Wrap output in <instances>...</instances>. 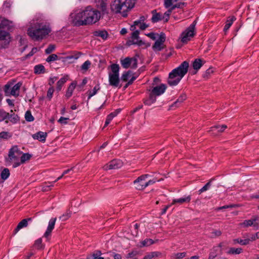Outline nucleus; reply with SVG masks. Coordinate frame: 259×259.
<instances>
[{
	"mask_svg": "<svg viewBox=\"0 0 259 259\" xmlns=\"http://www.w3.org/2000/svg\"><path fill=\"white\" fill-rule=\"evenodd\" d=\"M71 17L72 22L75 26L92 25L100 19L101 13L96 9L88 6L74 15L71 14Z\"/></svg>",
	"mask_w": 259,
	"mask_h": 259,
	"instance_id": "obj_1",
	"label": "nucleus"
},
{
	"mask_svg": "<svg viewBox=\"0 0 259 259\" xmlns=\"http://www.w3.org/2000/svg\"><path fill=\"white\" fill-rule=\"evenodd\" d=\"M75 88V84H74V83H71L70 84V85L68 87L67 91V92L66 93V95H65L66 97L67 98H69V97H70L72 96L73 92Z\"/></svg>",
	"mask_w": 259,
	"mask_h": 259,
	"instance_id": "obj_33",
	"label": "nucleus"
},
{
	"mask_svg": "<svg viewBox=\"0 0 259 259\" xmlns=\"http://www.w3.org/2000/svg\"><path fill=\"white\" fill-rule=\"evenodd\" d=\"M191 199V197L190 195H188L185 197L180 198L178 199H173L171 205H174L176 203H179L180 204H183L184 203H188L190 201Z\"/></svg>",
	"mask_w": 259,
	"mask_h": 259,
	"instance_id": "obj_18",
	"label": "nucleus"
},
{
	"mask_svg": "<svg viewBox=\"0 0 259 259\" xmlns=\"http://www.w3.org/2000/svg\"><path fill=\"white\" fill-rule=\"evenodd\" d=\"M136 2V0H114L110 5L111 11L125 17L127 12L135 6Z\"/></svg>",
	"mask_w": 259,
	"mask_h": 259,
	"instance_id": "obj_3",
	"label": "nucleus"
},
{
	"mask_svg": "<svg viewBox=\"0 0 259 259\" xmlns=\"http://www.w3.org/2000/svg\"><path fill=\"white\" fill-rule=\"evenodd\" d=\"M22 85L21 82H18L15 85H12V89H11V96H13L14 97H18L19 95V91L20 88Z\"/></svg>",
	"mask_w": 259,
	"mask_h": 259,
	"instance_id": "obj_17",
	"label": "nucleus"
},
{
	"mask_svg": "<svg viewBox=\"0 0 259 259\" xmlns=\"http://www.w3.org/2000/svg\"><path fill=\"white\" fill-rule=\"evenodd\" d=\"M22 152L18 148L17 146H13L9 150L8 157L6 161L9 163H13V167L16 168L21 165L20 157Z\"/></svg>",
	"mask_w": 259,
	"mask_h": 259,
	"instance_id": "obj_5",
	"label": "nucleus"
},
{
	"mask_svg": "<svg viewBox=\"0 0 259 259\" xmlns=\"http://www.w3.org/2000/svg\"><path fill=\"white\" fill-rule=\"evenodd\" d=\"M122 165L123 163L121 160L119 159H114L105 165L103 168L105 170L118 169L120 168Z\"/></svg>",
	"mask_w": 259,
	"mask_h": 259,
	"instance_id": "obj_11",
	"label": "nucleus"
},
{
	"mask_svg": "<svg viewBox=\"0 0 259 259\" xmlns=\"http://www.w3.org/2000/svg\"><path fill=\"white\" fill-rule=\"evenodd\" d=\"M112 72L109 73V84L113 87L120 88L119 85L120 79L119 76V66L118 65L113 64L111 66Z\"/></svg>",
	"mask_w": 259,
	"mask_h": 259,
	"instance_id": "obj_6",
	"label": "nucleus"
},
{
	"mask_svg": "<svg viewBox=\"0 0 259 259\" xmlns=\"http://www.w3.org/2000/svg\"><path fill=\"white\" fill-rule=\"evenodd\" d=\"M101 252L99 250H96L92 254H90L87 257V259H95L98 255H101Z\"/></svg>",
	"mask_w": 259,
	"mask_h": 259,
	"instance_id": "obj_51",
	"label": "nucleus"
},
{
	"mask_svg": "<svg viewBox=\"0 0 259 259\" xmlns=\"http://www.w3.org/2000/svg\"><path fill=\"white\" fill-rule=\"evenodd\" d=\"M34 72L35 74H41L45 72V67L42 64L35 65L34 68Z\"/></svg>",
	"mask_w": 259,
	"mask_h": 259,
	"instance_id": "obj_30",
	"label": "nucleus"
},
{
	"mask_svg": "<svg viewBox=\"0 0 259 259\" xmlns=\"http://www.w3.org/2000/svg\"><path fill=\"white\" fill-rule=\"evenodd\" d=\"M154 243V241L151 239L147 238L141 242L140 247H143L145 246H149Z\"/></svg>",
	"mask_w": 259,
	"mask_h": 259,
	"instance_id": "obj_34",
	"label": "nucleus"
},
{
	"mask_svg": "<svg viewBox=\"0 0 259 259\" xmlns=\"http://www.w3.org/2000/svg\"><path fill=\"white\" fill-rule=\"evenodd\" d=\"M51 32V28L49 25L39 24L36 28H29L28 35L34 40L42 39Z\"/></svg>",
	"mask_w": 259,
	"mask_h": 259,
	"instance_id": "obj_4",
	"label": "nucleus"
},
{
	"mask_svg": "<svg viewBox=\"0 0 259 259\" xmlns=\"http://www.w3.org/2000/svg\"><path fill=\"white\" fill-rule=\"evenodd\" d=\"M161 255L162 253L159 251H153L146 254L144 256L143 259H152L154 257H159Z\"/></svg>",
	"mask_w": 259,
	"mask_h": 259,
	"instance_id": "obj_24",
	"label": "nucleus"
},
{
	"mask_svg": "<svg viewBox=\"0 0 259 259\" xmlns=\"http://www.w3.org/2000/svg\"><path fill=\"white\" fill-rule=\"evenodd\" d=\"M234 243L245 245L249 244V240H247V239H241L237 238L234 240Z\"/></svg>",
	"mask_w": 259,
	"mask_h": 259,
	"instance_id": "obj_44",
	"label": "nucleus"
},
{
	"mask_svg": "<svg viewBox=\"0 0 259 259\" xmlns=\"http://www.w3.org/2000/svg\"><path fill=\"white\" fill-rule=\"evenodd\" d=\"M171 8L168 10L166 12H165L162 16V19L164 22H166L168 21L169 19V16L170 15L171 11Z\"/></svg>",
	"mask_w": 259,
	"mask_h": 259,
	"instance_id": "obj_47",
	"label": "nucleus"
},
{
	"mask_svg": "<svg viewBox=\"0 0 259 259\" xmlns=\"http://www.w3.org/2000/svg\"><path fill=\"white\" fill-rule=\"evenodd\" d=\"M100 89V87L99 84H97L95 86L93 90L92 91H90L89 92L88 99H90L91 97L95 95L98 91H99Z\"/></svg>",
	"mask_w": 259,
	"mask_h": 259,
	"instance_id": "obj_40",
	"label": "nucleus"
},
{
	"mask_svg": "<svg viewBox=\"0 0 259 259\" xmlns=\"http://www.w3.org/2000/svg\"><path fill=\"white\" fill-rule=\"evenodd\" d=\"M186 255V252L175 253L171 255V257L174 259H181L185 257Z\"/></svg>",
	"mask_w": 259,
	"mask_h": 259,
	"instance_id": "obj_43",
	"label": "nucleus"
},
{
	"mask_svg": "<svg viewBox=\"0 0 259 259\" xmlns=\"http://www.w3.org/2000/svg\"><path fill=\"white\" fill-rule=\"evenodd\" d=\"M156 97H157L150 92L148 97L145 99L144 101V104L147 106H151L152 104L155 102L156 100Z\"/></svg>",
	"mask_w": 259,
	"mask_h": 259,
	"instance_id": "obj_19",
	"label": "nucleus"
},
{
	"mask_svg": "<svg viewBox=\"0 0 259 259\" xmlns=\"http://www.w3.org/2000/svg\"><path fill=\"white\" fill-rule=\"evenodd\" d=\"M136 76H132L131 79L128 81V82L125 84V86L124 87V88L125 89L127 88L128 86L132 84L133 82V81L136 79Z\"/></svg>",
	"mask_w": 259,
	"mask_h": 259,
	"instance_id": "obj_61",
	"label": "nucleus"
},
{
	"mask_svg": "<svg viewBox=\"0 0 259 259\" xmlns=\"http://www.w3.org/2000/svg\"><path fill=\"white\" fill-rule=\"evenodd\" d=\"M13 85L12 83H8L4 86V90L5 96H11V89H12V85Z\"/></svg>",
	"mask_w": 259,
	"mask_h": 259,
	"instance_id": "obj_36",
	"label": "nucleus"
},
{
	"mask_svg": "<svg viewBox=\"0 0 259 259\" xmlns=\"http://www.w3.org/2000/svg\"><path fill=\"white\" fill-rule=\"evenodd\" d=\"M69 120V118L61 117L59 120L58 122L62 124H66L67 123V120Z\"/></svg>",
	"mask_w": 259,
	"mask_h": 259,
	"instance_id": "obj_60",
	"label": "nucleus"
},
{
	"mask_svg": "<svg viewBox=\"0 0 259 259\" xmlns=\"http://www.w3.org/2000/svg\"><path fill=\"white\" fill-rule=\"evenodd\" d=\"M100 8H101L102 11L103 13H105L106 12V6H107V4L106 3V1L100 2Z\"/></svg>",
	"mask_w": 259,
	"mask_h": 259,
	"instance_id": "obj_59",
	"label": "nucleus"
},
{
	"mask_svg": "<svg viewBox=\"0 0 259 259\" xmlns=\"http://www.w3.org/2000/svg\"><path fill=\"white\" fill-rule=\"evenodd\" d=\"M189 64L185 61L182 62L178 67L174 69L169 73L167 79V83L170 86L177 85L186 75L188 70Z\"/></svg>",
	"mask_w": 259,
	"mask_h": 259,
	"instance_id": "obj_2",
	"label": "nucleus"
},
{
	"mask_svg": "<svg viewBox=\"0 0 259 259\" xmlns=\"http://www.w3.org/2000/svg\"><path fill=\"white\" fill-rule=\"evenodd\" d=\"M165 40V35L164 33H161L159 38L155 42L152 46V49L155 52L161 51L164 48L163 43Z\"/></svg>",
	"mask_w": 259,
	"mask_h": 259,
	"instance_id": "obj_10",
	"label": "nucleus"
},
{
	"mask_svg": "<svg viewBox=\"0 0 259 259\" xmlns=\"http://www.w3.org/2000/svg\"><path fill=\"white\" fill-rule=\"evenodd\" d=\"M227 127L226 125L223 124L222 125H214L211 127V132H215L217 131L218 133L223 132L225 131V129H226Z\"/></svg>",
	"mask_w": 259,
	"mask_h": 259,
	"instance_id": "obj_29",
	"label": "nucleus"
},
{
	"mask_svg": "<svg viewBox=\"0 0 259 259\" xmlns=\"http://www.w3.org/2000/svg\"><path fill=\"white\" fill-rule=\"evenodd\" d=\"M22 155L20 157V162H21V164L22 163H24L26 161L29 160L31 157V155L29 153H23L21 154Z\"/></svg>",
	"mask_w": 259,
	"mask_h": 259,
	"instance_id": "obj_37",
	"label": "nucleus"
},
{
	"mask_svg": "<svg viewBox=\"0 0 259 259\" xmlns=\"http://www.w3.org/2000/svg\"><path fill=\"white\" fill-rule=\"evenodd\" d=\"M187 98V96L185 94H182L178 98V99L171 105V107L178 106L180 104L183 102Z\"/></svg>",
	"mask_w": 259,
	"mask_h": 259,
	"instance_id": "obj_25",
	"label": "nucleus"
},
{
	"mask_svg": "<svg viewBox=\"0 0 259 259\" xmlns=\"http://www.w3.org/2000/svg\"><path fill=\"white\" fill-rule=\"evenodd\" d=\"M133 72L131 71L124 72L121 75V79L123 81H127L129 80L130 78L132 76Z\"/></svg>",
	"mask_w": 259,
	"mask_h": 259,
	"instance_id": "obj_31",
	"label": "nucleus"
},
{
	"mask_svg": "<svg viewBox=\"0 0 259 259\" xmlns=\"http://www.w3.org/2000/svg\"><path fill=\"white\" fill-rule=\"evenodd\" d=\"M222 234V232L219 230H213L210 234L211 238H215L220 236Z\"/></svg>",
	"mask_w": 259,
	"mask_h": 259,
	"instance_id": "obj_50",
	"label": "nucleus"
},
{
	"mask_svg": "<svg viewBox=\"0 0 259 259\" xmlns=\"http://www.w3.org/2000/svg\"><path fill=\"white\" fill-rule=\"evenodd\" d=\"M116 116V114L112 112L109 114L106 119L104 127L107 126L111 122V121L113 119V118Z\"/></svg>",
	"mask_w": 259,
	"mask_h": 259,
	"instance_id": "obj_42",
	"label": "nucleus"
},
{
	"mask_svg": "<svg viewBox=\"0 0 259 259\" xmlns=\"http://www.w3.org/2000/svg\"><path fill=\"white\" fill-rule=\"evenodd\" d=\"M236 20V18L234 16L229 17L226 22V24L224 28V31L227 32L230 27L232 25L234 21Z\"/></svg>",
	"mask_w": 259,
	"mask_h": 259,
	"instance_id": "obj_26",
	"label": "nucleus"
},
{
	"mask_svg": "<svg viewBox=\"0 0 259 259\" xmlns=\"http://www.w3.org/2000/svg\"><path fill=\"white\" fill-rule=\"evenodd\" d=\"M10 171L8 168H4L1 174V178L3 180H7L10 176Z\"/></svg>",
	"mask_w": 259,
	"mask_h": 259,
	"instance_id": "obj_39",
	"label": "nucleus"
},
{
	"mask_svg": "<svg viewBox=\"0 0 259 259\" xmlns=\"http://www.w3.org/2000/svg\"><path fill=\"white\" fill-rule=\"evenodd\" d=\"M134 31L132 33V36H131V40H134L140 38H139V31L138 30H133Z\"/></svg>",
	"mask_w": 259,
	"mask_h": 259,
	"instance_id": "obj_55",
	"label": "nucleus"
},
{
	"mask_svg": "<svg viewBox=\"0 0 259 259\" xmlns=\"http://www.w3.org/2000/svg\"><path fill=\"white\" fill-rule=\"evenodd\" d=\"M121 64L123 68L127 69L131 68L136 69L137 68L138 60L136 58L126 57L120 60Z\"/></svg>",
	"mask_w": 259,
	"mask_h": 259,
	"instance_id": "obj_8",
	"label": "nucleus"
},
{
	"mask_svg": "<svg viewBox=\"0 0 259 259\" xmlns=\"http://www.w3.org/2000/svg\"><path fill=\"white\" fill-rule=\"evenodd\" d=\"M126 44L128 46H131L132 45H136L138 46H145V48H147L150 46L149 44L145 43L142 40L140 39V38L136 39L135 40H128Z\"/></svg>",
	"mask_w": 259,
	"mask_h": 259,
	"instance_id": "obj_16",
	"label": "nucleus"
},
{
	"mask_svg": "<svg viewBox=\"0 0 259 259\" xmlns=\"http://www.w3.org/2000/svg\"><path fill=\"white\" fill-rule=\"evenodd\" d=\"M68 77V75H65L58 81V82H57L56 87V90L58 92H59L61 90L63 85L67 81Z\"/></svg>",
	"mask_w": 259,
	"mask_h": 259,
	"instance_id": "obj_23",
	"label": "nucleus"
},
{
	"mask_svg": "<svg viewBox=\"0 0 259 259\" xmlns=\"http://www.w3.org/2000/svg\"><path fill=\"white\" fill-rule=\"evenodd\" d=\"M149 177V175H143L139 177L134 181L135 188L138 190H142L146 188V179Z\"/></svg>",
	"mask_w": 259,
	"mask_h": 259,
	"instance_id": "obj_9",
	"label": "nucleus"
},
{
	"mask_svg": "<svg viewBox=\"0 0 259 259\" xmlns=\"http://www.w3.org/2000/svg\"><path fill=\"white\" fill-rule=\"evenodd\" d=\"M91 65V62L89 60L85 61L81 66V70L86 71L88 70Z\"/></svg>",
	"mask_w": 259,
	"mask_h": 259,
	"instance_id": "obj_45",
	"label": "nucleus"
},
{
	"mask_svg": "<svg viewBox=\"0 0 259 259\" xmlns=\"http://www.w3.org/2000/svg\"><path fill=\"white\" fill-rule=\"evenodd\" d=\"M108 33L106 31H101L99 32L98 36L101 37L103 39H106L107 37Z\"/></svg>",
	"mask_w": 259,
	"mask_h": 259,
	"instance_id": "obj_62",
	"label": "nucleus"
},
{
	"mask_svg": "<svg viewBox=\"0 0 259 259\" xmlns=\"http://www.w3.org/2000/svg\"><path fill=\"white\" fill-rule=\"evenodd\" d=\"M25 118L26 120L28 122L33 121L34 119L33 116L32 115L30 111H29L26 112L25 114Z\"/></svg>",
	"mask_w": 259,
	"mask_h": 259,
	"instance_id": "obj_48",
	"label": "nucleus"
},
{
	"mask_svg": "<svg viewBox=\"0 0 259 259\" xmlns=\"http://www.w3.org/2000/svg\"><path fill=\"white\" fill-rule=\"evenodd\" d=\"M12 134L8 132H2L0 133V139L3 140H8L11 138Z\"/></svg>",
	"mask_w": 259,
	"mask_h": 259,
	"instance_id": "obj_38",
	"label": "nucleus"
},
{
	"mask_svg": "<svg viewBox=\"0 0 259 259\" xmlns=\"http://www.w3.org/2000/svg\"><path fill=\"white\" fill-rule=\"evenodd\" d=\"M54 92V89L53 87H50L47 92V98L49 99V100H51L53 97V95Z\"/></svg>",
	"mask_w": 259,
	"mask_h": 259,
	"instance_id": "obj_52",
	"label": "nucleus"
},
{
	"mask_svg": "<svg viewBox=\"0 0 259 259\" xmlns=\"http://www.w3.org/2000/svg\"><path fill=\"white\" fill-rule=\"evenodd\" d=\"M11 113H9V117L7 119H9L12 124H15L19 121V117L17 114L13 113V110H11Z\"/></svg>",
	"mask_w": 259,
	"mask_h": 259,
	"instance_id": "obj_22",
	"label": "nucleus"
},
{
	"mask_svg": "<svg viewBox=\"0 0 259 259\" xmlns=\"http://www.w3.org/2000/svg\"><path fill=\"white\" fill-rule=\"evenodd\" d=\"M152 17L151 18V21L153 23H156L158 22L160 20H163L162 16L159 13H156L154 11H152Z\"/></svg>",
	"mask_w": 259,
	"mask_h": 259,
	"instance_id": "obj_28",
	"label": "nucleus"
},
{
	"mask_svg": "<svg viewBox=\"0 0 259 259\" xmlns=\"http://www.w3.org/2000/svg\"><path fill=\"white\" fill-rule=\"evenodd\" d=\"M196 24V21L195 20L193 23L184 31L181 35V41L183 43H187L191 39V38L194 35V30Z\"/></svg>",
	"mask_w": 259,
	"mask_h": 259,
	"instance_id": "obj_7",
	"label": "nucleus"
},
{
	"mask_svg": "<svg viewBox=\"0 0 259 259\" xmlns=\"http://www.w3.org/2000/svg\"><path fill=\"white\" fill-rule=\"evenodd\" d=\"M11 22L8 20H3L0 23V29H6L9 30L11 26Z\"/></svg>",
	"mask_w": 259,
	"mask_h": 259,
	"instance_id": "obj_32",
	"label": "nucleus"
},
{
	"mask_svg": "<svg viewBox=\"0 0 259 259\" xmlns=\"http://www.w3.org/2000/svg\"><path fill=\"white\" fill-rule=\"evenodd\" d=\"M57 79V77L54 76L50 77L49 81V84L52 86Z\"/></svg>",
	"mask_w": 259,
	"mask_h": 259,
	"instance_id": "obj_63",
	"label": "nucleus"
},
{
	"mask_svg": "<svg viewBox=\"0 0 259 259\" xmlns=\"http://www.w3.org/2000/svg\"><path fill=\"white\" fill-rule=\"evenodd\" d=\"M58 57L56 54H53L50 55L47 59L46 61L48 63H50L53 61H55L58 60Z\"/></svg>",
	"mask_w": 259,
	"mask_h": 259,
	"instance_id": "obj_49",
	"label": "nucleus"
},
{
	"mask_svg": "<svg viewBox=\"0 0 259 259\" xmlns=\"http://www.w3.org/2000/svg\"><path fill=\"white\" fill-rule=\"evenodd\" d=\"M138 254V251L136 250H132L131 252L127 254L126 255V258L127 259H137V255Z\"/></svg>",
	"mask_w": 259,
	"mask_h": 259,
	"instance_id": "obj_41",
	"label": "nucleus"
},
{
	"mask_svg": "<svg viewBox=\"0 0 259 259\" xmlns=\"http://www.w3.org/2000/svg\"><path fill=\"white\" fill-rule=\"evenodd\" d=\"M111 255L113 256L114 259H121L122 258L121 255L118 253L112 252Z\"/></svg>",
	"mask_w": 259,
	"mask_h": 259,
	"instance_id": "obj_64",
	"label": "nucleus"
},
{
	"mask_svg": "<svg viewBox=\"0 0 259 259\" xmlns=\"http://www.w3.org/2000/svg\"><path fill=\"white\" fill-rule=\"evenodd\" d=\"M166 89V86L164 84H161L153 87L149 92L155 95L156 97L159 96L163 94Z\"/></svg>",
	"mask_w": 259,
	"mask_h": 259,
	"instance_id": "obj_13",
	"label": "nucleus"
},
{
	"mask_svg": "<svg viewBox=\"0 0 259 259\" xmlns=\"http://www.w3.org/2000/svg\"><path fill=\"white\" fill-rule=\"evenodd\" d=\"M242 252V249L241 248H234L231 247L227 251L228 254H239Z\"/></svg>",
	"mask_w": 259,
	"mask_h": 259,
	"instance_id": "obj_35",
	"label": "nucleus"
},
{
	"mask_svg": "<svg viewBox=\"0 0 259 259\" xmlns=\"http://www.w3.org/2000/svg\"><path fill=\"white\" fill-rule=\"evenodd\" d=\"M56 221V218H53L50 220L47 230L44 235L45 237L48 238L51 234L52 231L54 228Z\"/></svg>",
	"mask_w": 259,
	"mask_h": 259,
	"instance_id": "obj_14",
	"label": "nucleus"
},
{
	"mask_svg": "<svg viewBox=\"0 0 259 259\" xmlns=\"http://www.w3.org/2000/svg\"><path fill=\"white\" fill-rule=\"evenodd\" d=\"M136 26L139 27L141 30H145L148 27V25L144 22H141L140 21H135L134 22V25L131 26V29L132 30H134Z\"/></svg>",
	"mask_w": 259,
	"mask_h": 259,
	"instance_id": "obj_20",
	"label": "nucleus"
},
{
	"mask_svg": "<svg viewBox=\"0 0 259 259\" xmlns=\"http://www.w3.org/2000/svg\"><path fill=\"white\" fill-rule=\"evenodd\" d=\"M47 135L48 134L46 132L39 131L32 135V137L34 140H37L40 142H45L46 141Z\"/></svg>",
	"mask_w": 259,
	"mask_h": 259,
	"instance_id": "obj_15",
	"label": "nucleus"
},
{
	"mask_svg": "<svg viewBox=\"0 0 259 259\" xmlns=\"http://www.w3.org/2000/svg\"><path fill=\"white\" fill-rule=\"evenodd\" d=\"M9 113L3 110H0V118H1L0 121L7 119L9 117Z\"/></svg>",
	"mask_w": 259,
	"mask_h": 259,
	"instance_id": "obj_46",
	"label": "nucleus"
},
{
	"mask_svg": "<svg viewBox=\"0 0 259 259\" xmlns=\"http://www.w3.org/2000/svg\"><path fill=\"white\" fill-rule=\"evenodd\" d=\"M177 1V0H165V2H164L165 7L166 8H169L170 7H172V6H173V5H172L173 2H176Z\"/></svg>",
	"mask_w": 259,
	"mask_h": 259,
	"instance_id": "obj_57",
	"label": "nucleus"
},
{
	"mask_svg": "<svg viewBox=\"0 0 259 259\" xmlns=\"http://www.w3.org/2000/svg\"><path fill=\"white\" fill-rule=\"evenodd\" d=\"M218 252L219 251H214L213 248L209 253L208 259H214L217 256Z\"/></svg>",
	"mask_w": 259,
	"mask_h": 259,
	"instance_id": "obj_58",
	"label": "nucleus"
},
{
	"mask_svg": "<svg viewBox=\"0 0 259 259\" xmlns=\"http://www.w3.org/2000/svg\"><path fill=\"white\" fill-rule=\"evenodd\" d=\"M210 186V182L207 183L201 189L199 190V194L207 191Z\"/></svg>",
	"mask_w": 259,
	"mask_h": 259,
	"instance_id": "obj_56",
	"label": "nucleus"
},
{
	"mask_svg": "<svg viewBox=\"0 0 259 259\" xmlns=\"http://www.w3.org/2000/svg\"><path fill=\"white\" fill-rule=\"evenodd\" d=\"M213 72V70L212 68H208L205 71V72L203 74V77L205 78H208L209 76Z\"/></svg>",
	"mask_w": 259,
	"mask_h": 259,
	"instance_id": "obj_54",
	"label": "nucleus"
},
{
	"mask_svg": "<svg viewBox=\"0 0 259 259\" xmlns=\"http://www.w3.org/2000/svg\"><path fill=\"white\" fill-rule=\"evenodd\" d=\"M31 220V218H28L22 220L17 225L15 229V233L18 232L21 229L26 227L28 225V222Z\"/></svg>",
	"mask_w": 259,
	"mask_h": 259,
	"instance_id": "obj_21",
	"label": "nucleus"
},
{
	"mask_svg": "<svg viewBox=\"0 0 259 259\" xmlns=\"http://www.w3.org/2000/svg\"><path fill=\"white\" fill-rule=\"evenodd\" d=\"M203 61L201 59H196L193 62L192 66L194 70L197 71L203 65Z\"/></svg>",
	"mask_w": 259,
	"mask_h": 259,
	"instance_id": "obj_27",
	"label": "nucleus"
},
{
	"mask_svg": "<svg viewBox=\"0 0 259 259\" xmlns=\"http://www.w3.org/2000/svg\"><path fill=\"white\" fill-rule=\"evenodd\" d=\"M55 46L54 45H50L46 49L45 53L47 54H50L54 51Z\"/></svg>",
	"mask_w": 259,
	"mask_h": 259,
	"instance_id": "obj_53",
	"label": "nucleus"
},
{
	"mask_svg": "<svg viewBox=\"0 0 259 259\" xmlns=\"http://www.w3.org/2000/svg\"><path fill=\"white\" fill-rule=\"evenodd\" d=\"M259 217L254 216L250 220H246L242 223V225L244 227H248L253 226L256 229H258L259 224Z\"/></svg>",
	"mask_w": 259,
	"mask_h": 259,
	"instance_id": "obj_12",
	"label": "nucleus"
}]
</instances>
